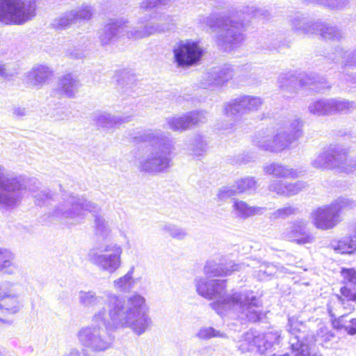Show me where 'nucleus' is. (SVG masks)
<instances>
[{
    "instance_id": "obj_62",
    "label": "nucleus",
    "mask_w": 356,
    "mask_h": 356,
    "mask_svg": "<svg viewBox=\"0 0 356 356\" xmlns=\"http://www.w3.org/2000/svg\"><path fill=\"white\" fill-rule=\"evenodd\" d=\"M328 310H329V313L330 314V315H331L332 316H333L334 315L332 314V312H331L329 309H328Z\"/></svg>"
},
{
    "instance_id": "obj_50",
    "label": "nucleus",
    "mask_w": 356,
    "mask_h": 356,
    "mask_svg": "<svg viewBox=\"0 0 356 356\" xmlns=\"http://www.w3.org/2000/svg\"><path fill=\"white\" fill-rule=\"evenodd\" d=\"M196 337L200 339L206 340L212 337H224L225 335L212 327H203L197 332Z\"/></svg>"
},
{
    "instance_id": "obj_13",
    "label": "nucleus",
    "mask_w": 356,
    "mask_h": 356,
    "mask_svg": "<svg viewBox=\"0 0 356 356\" xmlns=\"http://www.w3.org/2000/svg\"><path fill=\"white\" fill-rule=\"evenodd\" d=\"M282 238L298 245L311 244L315 236L308 229V222L302 218L291 222L282 232Z\"/></svg>"
},
{
    "instance_id": "obj_42",
    "label": "nucleus",
    "mask_w": 356,
    "mask_h": 356,
    "mask_svg": "<svg viewBox=\"0 0 356 356\" xmlns=\"http://www.w3.org/2000/svg\"><path fill=\"white\" fill-rule=\"evenodd\" d=\"M112 79L114 82L122 86L133 84L135 80L134 75L126 69L116 70Z\"/></svg>"
},
{
    "instance_id": "obj_57",
    "label": "nucleus",
    "mask_w": 356,
    "mask_h": 356,
    "mask_svg": "<svg viewBox=\"0 0 356 356\" xmlns=\"http://www.w3.org/2000/svg\"><path fill=\"white\" fill-rule=\"evenodd\" d=\"M26 110L24 108L15 107L13 109V114L17 118H21L26 115Z\"/></svg>"
},
{
    "instance_id": "obj_54",
    "label": "nucleus",
    "mask_w": 356,
    "mask_h": 356,
    "mask_svg": "<svg viewBox=\"0 0 356 356\" xmlns=\"http://www.w3.org/2000/svg\"><path fill=\"white\" fill-rule=\"evenodd\" d=\"M54 193L50 190H44L38 192L34 197L38 205H43L53 198Z\"/></svg>"
},
{
    "instance_id": "obj_5",
    "label": "nucleus",
    "mask_w": 356,
    "mask_h": 356,
    "mask_svg": "<svg viewBox=\"0 0 356 356\" xmlns=\"http://www.w3.org/2000/svg\"><path fill=\"white\" fill-rule=\"evenodd\" d=\"M38 181L23 176H9L0 165V209L13 210L18 207L28 191L38 188Z\"/></svg>"
},
{
    "instance_id": "obj_2",
    "label": "nucleus",
    "mask_w": 356,
    "mask_h": 356,
    "mask_svg": "<svg viewBox=\"0 0 356 356\" xmlns=\"http://www.w3.org/2000/svg\"><path fill=\"white\" fill-rule=\"evenodd\" d=\"M209 277H196L195 285L197 293L208 300H216L210 306L218 314L223 315L233 310L250 321L261 318V303L252 291L225 295V281L209 280Z\"/></svg>"
},
{
    "instance_id": "obj_23",
    "label": "nucleus",
    "mask_w": 356,
    "mask_h": 356,
    "mask_svg": "<svg viewBox=\"0 0 356 356\" xmlns=\"http://www.w3.org/2000/svg\"><path fill=\"white\" fill-rule=\"evenodd\" d=\"M234 76V70L229 65H225L221 68H214L206 74L205 83H202L204 88H213L220 86L231 79Z\"/></svg>"
},
{
    "instance_id": "obj_11",
    "label": "nucleus",
    "mask_w": 356,
    "mask_h": 356,
    "mask_svg": "<svg viewBox=\"0 0 356 356\" xmlns=\"http://www.w3.org/2000/svg\"><path fill=\"white\" fill-rule=\"evenodd\" d=\"M220 31L217 38L218 46L228 51L241 43L244 39L242 33L243 24L230 19H222L216 22Z\"/></svg>"
},
{
    "instance_id": "obj_26",
    "label": "nucleus",
    "mask_w": 356,
    "mask_h": 356,
    "mask_svg": "<svg viewBox=\"0 0 356 356\" xmlns=\"http://www.w3.org/2000/svg\"><path fill=\"white\" fill-rule=\"evenodd\" d=\"M93 120L96 124L107 129L118 128L121 124L131 120L130 117L113 115L106 112H97L94 114Z\"/></svg>"
},
{
    "instance_id": "obj_19",
    "label": "nucleus",
    "mask_w": 356,
    "mask_h": 356,
    "mask_svg": "<svg viewBox=\"0 0 356 356\" xmlns=\"http://www.w3.org/2000/svg\"><path fill=\"white\" fill-rule=\"evenodd\" d=\"M128 22L124 19H115L106 24L99 32V40L102 45L109 44L115 37L120 35H127L128 38V33L134 31L136 28L129 29L127 26Z\"/></svg>"
},
{
    "instance_id": "obj_4",
    "label": "nucleus",
    "mask_w": 356,
    "mask_h": 356,
    "mask_svg": "<svg viewBox=\"0 0 356 356\" xmlns=\"http://www.w3.org/2000/svg\"><path fill=\"white\" fill-rule=\"evenodd\" d=\"M100 207L91 201L72 195H64L54 208L52 215L71 225L80 224L85 219V211L94 213L95 234L102 238H108L112 232L108 220L99 214Z\"/></svg>"
},
{
    "instance_id": "obj_48",
    "label": "nucleus",
    "mask_w": 356,
    "mask_h": 356,
    "mask_svg": "<svg viewBox=\"0 0 356 356\" xmlns=\"http://www.w3.org/2000/svg\"><path fill=\"white\" fill-rule=\"evenodd\" d=\"M189 150L194 156H201L207 151V143L201 136H196L193 139Z\"/></svg>"
},
{
    "instance_id": "obj_22",
    "label": "nucleus",
    "mask_w": 356,
    "mask_h": 356,
    "mask_svg": "<svg viewBox=\"0 0 356 356\" xmlns=\"http://www.w3.org/2000/svg\"><path fill=\"white\" fill-rule=\"evenodd\" d=\"M80 86L79 80L76 76L67 74L58 79L54 92L60 97L72 98L77 93Z\"/></svg>"
},
{
    "instance_id": "obj_9",
    "label": "nucleus",
    "mask_w": 356,
    "mask_h": 356,
    "mask_svg": "<svg viewBox=\"0 0 356 356\" xmlns=\"http://www.w3.org/2000/svg\"><path fill=\"white\" fill-rule=\"evenodd\" d=\"M122 247L116 243H110L97 250L90 251L89 261L101 271L113 274L122 265Z\"/></svg>"
},
{
    "instance_id": "obj_45",
    "label": "nucleus",
    "mask_w": 356,
    "mask_h": 356,
    "mask_svg": "<svg viewBox=\"0 0 356 356\" xmlns=\"http://www.w3.org/2000/svg\"><path fill=\"white\" fill-rule=\"evenodd\" d=\"M74 15L75 22L79 20H89L92 15L93 10L91 6L83 3L81 6L70 10Z\"/></svg>"
},
{
    "instance_id": "obj_39",
    "label": "nucleus",
    "mask_w": 356,
    "mask_h": 356,
    "mask_svg": "<svg viewBox=\"0 0 356 356\" xmlns=\"http://www.w3.org/2000/svg\"><path fill=\"white\" fill-rule=\"evenodd\" d=\"M161 229L172 238L179 241L184 240L188 235L186 229L170 222L163 224L161 226Z\"/></svg>"
},
{
    "instance_id": "obj_31",
    "label": "nucleus",
    "mask_w": 356,
    "mask_h": 356,
    "mask_svg": "<svg viewBox=\"0 0 356 356\" xmlns=\"http://www.w3.org/2000/svg\"><path fill=\"white\" fill-rule=\"evenodd\" d=\"M134 270V266H131L125 275L115 279L113 282V289L121 293H128L131 291L136 284V280L133 277Z\"/></svg>"
},
{
    "instance_id": "obj_10",
    "label": "nucleus",
    "mask_w": 356,
    "mask_h": 356,
    "mask_svg": "<svg viewBox=\"0 0 356 356\" xmlns=\"http://www.w3.org/2000/svg\"><path fill=\"white\" fill-rule=\"evenodd\" d=\"M294 141L286 130L278 129L275 133L269 131H259L254 137L253 144L259 149L270 152L278 153L289 149Z\"/></svg>"
},
{
    "instance_id": "obj_25",
    "label": "nucleus",
    "mask_w": 356,
    "mask_h": 356,
    "mask_svg": "<svg viewBox=\"0 0 356 356\" xmlns=\"http://www.w3.org/2000/svg\"><path fill=\"white\" fill-rule=\"evenodd\" d=\"M250 262L244 263L242 270L251 266L253 269V275L259 281H266L270 279L279 270V267L273 264L260 262L257 260H250Z\"/></svg>"
},
{
    "instance_id": "obj_14",
    "label": "nucleus",
    "mask_w": 356,
    "mask_h": 356,
    "mask_svg": "<svg viewBox=\"0 0 356 356\" xmlns=\"http://www.w3.org/2000/svg\"><path fill=\"white\" fill-rule=\"evenodd\" d=\"M175 24L173 17L169 15H160L156 22L137 27L134 31L128 33L129 38L134 40L142 39L151 35L161 33L172 29Z\"/></svg>"
},
{
    "instance_id": "obj_51",
    "label": "nucleus",
    "mask_w": 356,
    "mask_h": 356,
    "mask_svg": "<svg viewBox=\"0 0 356 356\" xmlns=\"http://www.w3.org/2000/svg\"><path fill=\"white\" fill-rule=\"evenodd\" d=\"M297 84V79L292 74H285L279 79V86L284 90H292Z\"/></svg>"
},
{
    "instance_id": "obj_34",
    "label": "nucleus",
    "mask_w": 356,
    "mask_h": 356,
    "mask_svg": "<svg viewBox=\"0 0 356 356\" xmlns=\"http://www.w3.org/2000/svg\"><path fill=\"white\" fill-rule=\"evenodd\" d=\"M332 324L334 329H343L350 335L356 334V318L348 319V316L342 315L333 320Z\"/></svg>"
},
{
    "instance_id": "obj_6",
    "label": "nucleus",
    "mask_w": 356,
    "mask_h": 356,
    "mask_svg": "<svg viewBox=\"0 0 356 356\" xmlns=\"http://www.w3.org/2000/svg\"><path fill=\"white\" fill-rule=\"evenodd\" d=\"M310 165L321 170L339 168L350 173L356 170V161L348 160L346 150L339 145H330L321 149L313 157Z\"/></svg>"
},
{
    "instance_id": "obj_61",
    "label": "nucleus",
    "mask_w": 356,
    "mask_h": 356,
    "mask_svg": "<svg viewBox=\"0 0 356 356\" xmlns=\"http://www.w3.org/2000/svg\"><path fill=\"white\" fill-rule=\"evenodd\" d=\"M6 323V324H11V321H8V320H5V319H3L1 318H0V323Z\"/></svg>"
},
{
    "instance_id": "obj_52",
    "label": "nucleus",
    "mask_w": 356,
    "mask_h": 356,
    "mask_svg": "<svg viewBox=\"0 0 356 356\" xmlns=\"http://www.w3.org/2000/svg\"><path fill=\"white\" fill-rule=\"evenodd\" d=\"M237 195L234 184L232 186H226L220 188L217 193L219 200L225 201L230 197Z\"/></svg>"
},
{
    "instance_id": "obj_1",
    "label": "nucleus",
    "mask_w": 356,
    "mask_h": 356,
    "mask_svg": "<svg viewBox=\"0 0 356 356\" xmlns=\"http://www.w3.org/2000/svg\"><path fill=\"white\" fill-rule=\"evenodd\" d=\"M104 302L108 311L102 307L95 312L92 317V324L81 327L76 334L78 342L83 348L90 349L97 330L101 325L106 326L108 317L115 328H129L138 336L152 327V321L148 314L146 300L139 293H134L122 299L109 292Z\"/></svg>"
},
{
    "instance_id": "obj_55",
    "label": "nucleus",
    "mask_w": 356,
    "mask_h": 356,
    "mask_svg": "<svg viewBox=\"0 0 356 356\" xmlns=\"http://www.w3.org/2000/svg\"><path fill=\"white\" fill-rule=\"evenodd\" d=\"M321 3H324L331 8L341 9L345 7L348 0H318Z\"/></svg>"
},
{
    "instance_id": "obj_24",
    "label": "nucleus",
    "mask_w": 356,
    "mask_h": 356,
    "mask_svg": "<svg viewBox=\"0 0 356 356\" xmlns=\"http://www.w3.org/2000/svg\"><path fill=\"white\" fill-rule=\"evenodd\" d=\"M232 213L241 220H246L255 216L263 215L266 209L262 207L250 206L246 202L233 198Z\"/></svg>"
},
{
    "instance_id": "obj_15",
    "label": "nucleus",
    "mask_w": 356,
    "mask_h": 356,
    "mask_svg": "<svg viewBox=\"0 0 356 356\" xmlns=\"http://www.w3.org/2000/svg\"><path fill=\"white\" fill-rule=\"evenodd\" d=\"M310 219L316 228L322 230L332 229L341 221L339 214L331 203L314 209Z\"/></svg>"
},
{
    "instance_id": "obj_16",
    "label": "nucleus",
    "mask_w": 356,
    "mask_h": 356,
    "mask_svg": "<svg viewBox=\"0 0 356 356\" xmlns=\"http://www.w3.org/2000/svg\"><path fill=\"white\" fill-rule=\"evenodd\" d=\"M168 127L174 131L182 132L193 125L203 124L207 121L204 111H192L183 115H173L165 119Z\"/></svg>"
},
{
    "instance_id": "obj_41",
    "label": "nucleus",
    "mask_w": 356,
    "mask_h": 356,
    "mask_svg": "<svg viewBox=\"0 0 356 356\" xmlns=\"http://www.w3.org/2000/svg\"><path fill=\"white\" fill-rule=\"evenodd\" d=\"M237 195L254 191L257 182L253 177H245L238 179L234 184Z\"/></svg>"
},
{
    "instance_id": "obj_17",
    "label": "nucleus",
    "mask_w": 356,
    "mask_h": 356,
    "mask_svg": "<svg viewBox=\"0 0 356 356\" xmlns=\"http://www.w3.org/2000/svg\"><path fill=\"white\" fill-rule=\"evenodd\" d=\"M263 104L259 97L244 95L227 103L224 111L227 117L257 111Z\"/></svg>"
},
{
    "instance_id": "obj_18",
    "label": "nucleus",
    "mask_w": 356,
    "mask_h": 356,
    "mask_svg": "<svg viewBox=\"0 0 356 356\" xmlns=\"http://www.w3.org/2000/svg\"><path fill=\"white\" fill-rule=\"evenodd\" d=\"M22 307L17 286L10 282L0 286V310H6L10 314L17 313Z\"/></svg>"
},
{
    "instance_id": "obj_12",
    "label": "nucleus",
    "mask_w": 356,
    "mask_h": 356,
    "mask_svg": "<svg viewBox=\"0 0 356 356\" xmlns=\"http://www.w3.org/2000/svg\"><path fill=\"white\" fill-rule=\"evenodd\" d=\"M174 58L178 67H187L196 64L201 58L203 51L195 42H181L174 49Z\"/></svg>"
},
{
    "instance_id": "obj_60",
    "label": "nucleus",
    "mask_w": 356,
    "mask_h": 356,
    "mask_svg": "<svg viewBox=\"0 0 356 356\" xmlns=\"http://www.w3.org/2000/svg\"><path fill=\"white\" fill-rule=\"evenodd\" d=\"M64 356H81V353L77 349H72L67 355Z\"/></svg>"
},
{
    "instance_id": "obj_46",
    "label": "nucleus",
    "mask_w": 356,
    "mask_h": 356,
    "mask_svg": "<svg viewBox=\"0 0 356 356\" xmlns=\"http://www.w3.org/2000/svg\"><path fill=\"white\" fill-rule=\"evenodd\" d=\"M299 212L300 209L297 206L287 205L273 212L270 215V218L273 220L286 218L291 216L296 215L299 213Z\"/></svg>"
},
{
    "instance_id": "obj_49",
    "label": "nucleus",
    "mask_w": 356,
    "mask_h": 356,
    "mask_svg": "<svg viewBox=\"0 0 356 356\" xmlns=\"http://www.w3.org/2000/svg\"><path fill=\"white\" fill-rule=\"evenodd\" d=\"M18 73L17 65L15 63L0 62V76L9 79Z\"/></svg>"
},
{
    "instance_id": "obj_59",
    "label": "nucleus",
    "mask_w": 356,
    "mask_h": 356,
    "mask_svg": "<svg viewBox=\"0 0 356 356\" xmlns=\"http://www.w3.org/2000/svg\"><path fill=\"white\" fill-rule=\"evenodd\" d=\"M216 19L213 17H209L207 19V24L211 28H213L216 26Z\"/></svg>"
},
{
    "instance_id": "obj_27",
    "label": "nucleus",
    "mask_w": 356,
    "mask_h": 356,
    "mask_svg": "<svg viewBox=\"0 0 356 356\" xmlns=\"http://www.w3.org/2000/svg\"><path fill=\"white\" fill-rule=\"evenodd\" d=\"M243 266H245L244 263L238 264L229 263L224 266L214 261H209L205 265L204 272L208 277L227 276L232 272L241 270Z\"/></svg>"
},
{
    "instance_id": "obj_20",
    "label": "nucleus",
    "mask_w": 356,
    "mask_h": 356,
    "mask_svg": "<svg viewBox=\"0 0 356 356\" xmlns=\"http://www.w3.org/2000/svg\"><path fill=\"white\" fill-rule=\"evenodd\" d=\"M341 277L346 286L340 289L341 296L337 295L338 300L343 304V300L356 302V270L355 268H342Z\"/></svg>"
},
{
    "instance_id": "obj_21",
    "label": "nucleus",
    "mask_w": 356,
    "mask_h": 356,
    "mask_svg": "<svg viewBox=\"0 0 356 356\" xmlns=\"http://www.w3.org/2000/svg\"><path fill=\"white\" fill-rule=\"evenodd\" d=\"M307 186V184L302 181L291 183L275 179L269 184L268 190L280 196L290 197L298 194Z\"/></svg>"
},
{
    "instance_id": "obj_8",
    "label": "nucleus",
    "mask_w": 356,
    "mask_h": 356,
    "mask_svg": "<svg viewBox=\"0 0 356 356\" xmlns=\"http://www.w3.org/2000/svg\"><path fill=\"white\" fill-rule=\"evenodd\" d=\"M280 334L277 331L259 334L250 330L242 336L238 347L242 353L249 352L257 348L261 356H289L288 354L277 355L273 353V346L280 342Z\"/></svg>"
},
{
    "instance_id": "obj_36",
    "label": "nucleus",
    "mask_w": 356,
    "mask_h": 356,
    "mask_svg": "<svg viewBox=\"0 0 356 356\" xmlns=\"http://www.w3.org/2000/svg\"><path fill=\"white\" fill-rule=\"evenodd\" d=\"M331 115L346 113L356 108V103L344 99H330Z\"/></svg>"
},
{
    "instance_id": "obj_32",
    "label": "nucleus",
    "mask_w": 356,
    "mask_h": 356,
    "mask_svg": "<svg viewBox=\"0 0 356 356\" xmlns=\"http://www.w3.org/2000/svg\"><path fill=\"white\" fill-rule=\"evenodd\" d=\"M17 268L15 254L10 250L0 247V272L13 274Z\"/></svg>"
},
{
    "instance_id": "obj_47",
    "label": "nucleus",
    "mask_w": 356,
    "mask_h": 356,
    "mask_svg": "<svg viewBox=\"0 0 356 356\" xmlns=\"http://www.w3.org/2000/svg\"><path fill=\"white\" fill-rule=\"evenodd\" d=\"M74 22H76L74 20V15L70 10L54 19L52 25L56 29H61L68 27Z\"/></svg>"
},
{
    "instance_id": "obj_37",
    "label": "nucleus",
    "mask_w": 356,
    "mask_h": 356,
    "mask_svg": "<svg viewBox=\"0 0 356 356\" xmlns=\"http://www.w3.org/2000/svg\"><path fill=\"white\" fill-rule=\"evenodd\" d=\"M309 112L316 116L331 115L330 99H323L311 102L308 106Z\"/></svg>"
},
{
    "instance_id": "obj_3",
    "label": "nucleus",
    "mask_w": 356,
    "mask_h": 356,
    "mask_svg": "<svg viewBox=\"0 0 356 356\" xmlns=\"http://www.w3.org/2000/svg\"><path fill=\"white\" fill-rule=\"evenodd\" d=\"M134 140L147 144L144 154L138 160L140 171L155 174L164 172L170 167L171 154L175 149V143L163 131L145 130L134 137Z\"/></svg>"
},
{
    "instance_id": "obj_58",
    "label": "nucleus",
    "mask_w": 356,
    "mask_h": 356,
    "mask_svg": "<svg viewBox=\"0 0 356 356\" xmlns=\"http://www.w3.org/2000/svg\"><path fill=\"white\" fill-rule=\"evenodd\" d=\"M343 54L344 53L342 51V49H337L336 51V53H333L332 55L330 56L329 58L336 62H339L340 61L341 58H342Z\"/></svg>"
},
{
    "instance_id": "obj_56",
    "label": "nucleus",
    "mask_w": 356,
    "mask_h": 356,
    "mask_svg": "<svg viewBox=\"0 0 356 356\" xmlns=\"http://www.w3.org/2000/svg\"><path fill=\"white\" fill-rule=\"evenodd\" d=\"M319 336L325 338V341H330L334 337V334L330 332L327 327H321L318 333Z\"/></svg>"
},
{
    "instance_id": "obj_30",
    "label": "nucleus",
    "mask_w": 356,
    "mask_h": 356,
    "mask_svg": "<svg viewBox=\"0 0 356 356\" xmlns=\"http://www.w3.org/2000/svg\"><path fill=\"white\" fill-rule=\"evenodd\" d=\"M52 75L51 70L47 66L38 65L33 67L27 75V83L37 88H41Z\"/></svg>"
},
{
    "instance_id": "obj_35",
    "label": "nucleus",
    "mask_w": 356,
    "mask_h": 356,
    "mask_svg": "<svg viewBox=\"0 0 356 356\" xmlns=\"http://www.w3.org/2000/svg\"><path fill=\"white\" fill-rule=\"evenodd\" d=\"M332 247L334 250L341 254H352L356 250V236L352 237H345L333 242Z\"/></svg>"
},
{
    "instance_id": "obj_44",
    "label": "nucleus",
    "mask_w": 356,
    "mask_h": 356,
    "mask_svg": "<svg viewBox=\"0 0 356 356\" xmlns=\"http://www.w3.org/2000/svg\"><path fill=\"white\" fill-rule=\"evenodd\" d=\"M334 207L335 211L340 215L341 212L344 210L353 209L356 207V202L352 198L346 197H339L331 202Z\"/></svg>"
},
{
    "instance_id": "obj_40",
    "label": "nucleus",
    "mask_w": 356,
    "mask_h": 356,
    "mask_svg": "<svg viewBox=\"0 0 356 356\" xmlns=\"http://www.w3.org/2000/svg\"><path fill=\"white\" fill-rule=\"evenodd\" d=\"M314 33L320 34L325 40L339 39L340 37V33L336 27L321 23H316Z\"/></svg>"
},
{
    "instance_id": "obj_29",
    "label": "nucleus",
    "mask_w": 356,
    "mask_h": 356,
    "mask_svg": "<svg viewBox=\"0 0 356 356\" xmlns=\"http://www.w3.org/2000/svg\"><path fill=\"white\" fill-rule=\"evenodd\" d=\"M109 318L108 317V323L106 326L100 325L97 330V336L95 338L90 350L93 352L104 351L110 348L113 342V337L109 332Z\"/></svg>"
},
{
    "instance_id": "obj_33",
    "label": "nucleus",
    "mask_w": 356,
    "mask_h": 356,
    "mask_svg": "<svg viewBox=\"0 0 356 356\" xmlns=\"http://www.w3.org/2000/svg\"><path fill=\"white\" fill-rule=\"evenodd\" d=\"M78 300L79 304L86 308L97 307L104 300L103 296L97 295L94 291H79Z\"/></svg>"
},
{
    "instance_id": "obj_28",
    "label": "nucleus",
    "mask_w": 356,
    "mask_h": 356,
    "mask_svg": "<svg viewBox=\"0 0 356 356\" xmlns=\"http://www.w3.org/2000/svg\"><path fill=\"white\" fill-rule=\"evenodd\" d=\"M264 171L267 175L286 179H296L302 175V171L298 169L276 162L266 164L264 166Z\"/></svg>"
},
{
    "instance_id": "obj_38",
    "label": "nucleus",
    "mask_w": 356,
    "mask_h": 356,
    "mask_svg": "<svg viewBox=\"0 0 356 356\" xmlns=\"http://www.w3.org/2000/svg\"><path fill=\"white\" fill-rule=\"evenodd\" d=\"M293 29L302 34H314L316 23L313 24L303 17H296L291 21Z\"/></svg>"
},
{
    "instance_id": "obj_43",
    "label": "nucleus",
    "mask_w": 356,
    "mask_h": 356,
    "mask_svg": "<svg viewBox=\"0 0 356 356\" xmlns=\"http://www.w3.org/2000/svg\"><path fill=\"white\" fill-rule=\"evenodd\" d=\"M302 124L300 119L295 118L286 123L284 127L281 129L282 130H286L289 136L294 138L295 141L302 135Z\"/></svg>"
},
{
    "instance_id": "obj_53",
    "label": "nucleus",
    "mask_w": 356,
    "mask_h": 356,
    "mask_svg": "<svg viewBox=\"0 0 356 356\" xmlns=\"http://www.w3.org/2000/svg\"><path fill=\"white\" fill-rule=\"evenodd\" d=\"M169 0H143L140 3V8L144 10H149L155 7L165 6Z\"/></svg>"
},
{
    "instance_id": "obj_7",
    "label": "nucleus",
    "mask_w": 356,
    "mask_h": 356,
    "mask_svg": "<svg viewBox=\"0 0 356 356\" xmlns=\"http://www.w3.org/2000/svg\"><path fill=\"white\" fill-rule=\"evenodd\" d=\"M35 0H0V23L23 25L36 15Z\"/></svg>"
}]
</instances>
